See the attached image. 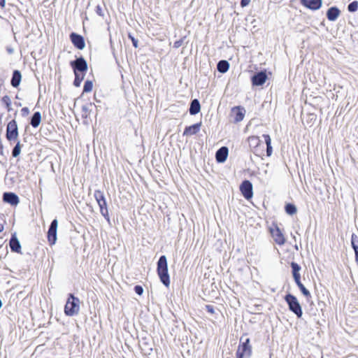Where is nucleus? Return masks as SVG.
Segmentation results:
<instances>
[{"label": "nucleus", "mask_w": 358, "mask_h": 358, "mask_svg": "<svg viewBox=\"0 0 358 358\" xmlns=\"http://www.w3.org/2000/svg\"><path fill=\"white\" fill-rule=\"evenodd\" d=\"M298 287L300 289V290L302 292V294L305 296H306V297H310V292L305 287V286L303 284H300Z\"/></svg>", "instance_id": "72a5a7b5"}, {"label": "nucleus", "mask_w": 358, "mask_h": 358, "mask_svg": "<svg viewBox=\"0 0 358 358\" xmlns=\"http://www.w3.org/2000/svg\"><path fill=\"white\" fill-rule=\"evenodd\" d=\"M252 355V347L250 345V339L245 341L238 346L236 352V358H249Z\"/></svg>", "instance_id": "39448f33"}, {"label": "nucleus", "mask_w": 358, "mask_h": 358, "mask_svg": "<svg viewBox=\"0 0 358 358\" xmlns=\"http://www.w3.org/2000/svg\"><path fill=\"white\" fill-rule=\"evenodd\" d=\"M3 200L12 206H17L20 202L18 196L13 192H5L3 195Z\"/></svg>", "instance_id": "ddd939ff"}, {"label": "nucleus", "mask_w": 358, "mask_h": 358, "mask_svg": "<svg viewBox=\"0 0 358 358\" xmlns=\"http://www.w3.org/2000/svg\"><path fill=\"white\" fill-rule=\"evenodd\" d=\"M41 121V115L40 112H35L31 119V124L33 127L36 128L39 126Z\"/></svg>", "instance_id": "5701e85b"}, {"label": "nucleus", "mask_w": 358, "mask_h": 358, "mask_svg": "<svg viewBox=\"0 0 358 358\" xmlns=\"http://www.w3.org/2000/svg\"><path fill=\"white\" fill-rule=\"evenodd\" d=\"M206 310H207L208 313H211V314H213V313H215V311H214V308H213V306L207 305V306H206Z\"/></svg>", "instance_id": "58836bf2"}, {"label": "nucleus", "mask_w": 358, "mask_h": 358, "mask_svg": "<svg viewBox=\"0 0 358 358\" xmlns=\"http://www.w3.org/2000/svg\"><path fill=\"white\" fill-rule=\"evenodd\" d=\"M293 277H294V281H295L296 284L297 285V286H299L300 284H302L301 282V275H300V274L299 275H293Z\"/></svg>", "instance_id": "e433bc0d"}, {"label": "nucleus", "mask_w": 358, "mask_h": 358, "mask_svg": "<svg viewBox=\"0 0 358 358\" xmlns=\"http://www.w3.org/2000/svg\"><path fill=\"white\" fill-rule=\"evenodd\" d=\"M185 38V37H184L183 38H181V39L178 40V41H176L173 43V48H180V47L182 45L183 41H184V38Z\"/></svg>", "instance_id": "f704fd0d"}, {"label": "nucleus", "mask_w": 358, "mask_h": 358, "mask_svg": "<svg viewBox=\"0 0 358 358\" xmlns=\"http://www.w3.org/2000/svg\"><path fill=\"white\" fill-rule=\"evenodd\" d=\"M1 103H3L8 112L11 111L13 110L12 108V101L8 95H5L1 99Z\"/></svg>", "instance_id": "a878e982"}, {"label": "nucleus", "mask_w": 358, "mask_h": 358, "mask_svg": "<svg viewBox=\"0 0 358 358\" xmlns=\"http://www.w3.org/2000/svg\"><path fill=\"white\" fill-rule=\"evenodd\" d=\"M285 211L287 214L292 215L296 213L297 209L294 204L288 203L285 206Z\"/></svg>", "instance_id": "cd10ccee"}, {"label": "nucleus", "mask_w": 358, "mask_h": 358, "mask_svg": "<svg viewBox=\"0 0 358 358\" xmlns=\"http://www.w3.org/2000/svg\"><path fill=\"white\" fill-rule=\"evenodd\" d=\"M129 38L131 40L132 44L135 48L138 47V40H136L134 37H133L131 35H129Z\"/></svg>", "instance_id": "4c0bfd02"}, {"label": "nucleus", "mask_w": 358, "mask_h": 358, "mask_svg": "<svg viewBox=\"0 0 358 358\" xmlns=\"http://www.w3.org/2000/svg\"><path fill=\"white\" fill-rule=\"evenodd\" d=\"M228 156V148L227 147L220 148L215 154V158L217 162L223 163L226 161Z\"/></svg>", "instance_id": "2eb2a0df"}, {"label": "nucleus", "mask_w": 358, "mask_h": 358, "mask_svg": "<svg viewBox=\"0 0 358 358\" xmlns=\"http://www.w3.org/2000/svg\"><path fill=\"white\" fill-rule=\"evenodd\" d=\"M352 247L355 253V261L358 265V236L352 234L351 237Z\"/></svg>", "instance_id": "412c9836"}, {"label": "nucleus", "mask_w": 358, "mask_h": 358, "mask_svg": "<svg viewBox=\"0 0 358 358\" xmlns=\"http://www.w3.org/2000/svg\"><path fill=\"white\" fill-rule=\"evenodd\" d=\"M96 13L100 15V16H103V11H102V9L101 8L100 6H96Z\"/></svg>", "instance_id": "a19ab883"}, {"label": "nucleus", "mask_w": 358, "mask_h": 358, "mask_svg": "<svg viewBox=\"0 0 358 358\" xmlns=\"http://www.w3.org/2000/svg\"><path fill=\"white\" fill-rule=\"evenodd\" d=\"M21 152V145L20 143L18 141L15 146L13 148L12 151V155L13 157H17L20 155Z\"/></svg>", "instance_id": "c85d7f7f"}, {"label": "nucleus", "mask_w": 358, "mask_h": 358, "mask_svg": "<svg viewBox=\"0 0 358 358\" xmlns=\"http://www.w3.org/2000/svg\"><path fill=\"white\" fill-rule=\"evenodd\" d=\"M74 73H85L87 70V64L83 57H79L71 62Z\"/></svg>", "instance_id": "0eeeda50"}, {"label": "nucleus", "mask_w": 358, "mask_h": 358, "mask_svg": "<svg viewBox=\"0 0 358 358\" xmlns=\"http://www.w3.org/2000/svg\"><path fill=\"white\" fill-rule=\"evenodd\" d=\"M285 299L289 306V310L296 314L299 318L301 317L303 312L301 306L296 297L289 294L285 296Z\"/></svg>", "instance_id": "7ed1b4c3"}, {"label": "nucleus", "mask_w": 358, "mask_h": 358, "mask_svg": "<svg viewBox=\"0 0 358 358\" xmlns=\"http://www.w3.org/2000/svg\"><path fill=\"white\" fill-rule=\"evenodd\" d=\"M240 190L246 199H250L253 196L252 185L249 180H244L241 183Z\"/></svg>", "instance_id": "9d476101"}, {"label": "nucleus", "mask_w": 358, "mask_h": 358, "mask_svg": "<svg viewBox=\"0 0 358 358\" xmlns=\"http://www.w3.org/2000/svg\"><path fill=\"white\" fill-rule=\"evenodd\" d=\"M9 244L13 252L22 253L20 243L15 235L12 236Z\"/></svg>", "instance_id": "a211bd4d"}, {"label": "nucleus", "mask_w": 358, "mask_h": 358, "mask_svg": "<svg viewBox=\"0 0 358 358\" xmlns=\"http://www.w3.org/2000/svg\"><path fill=\"white\" fill-rule=\"evenodd\" d=\"M83 110L84 111H87V107L86 106H83Z\"/></svg>", "instance_id": "49530a36"}, {"label": "nucleus", "mask_w": 358, "mask_h": 358, "mask_svg": "<svg viewBox=\"0 0 358 358\" xmlns=\"http://www.w3.org/2000/svg\"><path fill=\"white\" fill-rule=\"evenodd\" d=\"M3 147L1 144V141H0V154L3 153Z\"/></svg>", "instance_id": "c03bdc74"}, {"label": "nucleus", "mask_w": 358, "mask_h": 358, "mask_svg": "<svg viewBox=\"0 0 358 358\" xmlns=\"http://www.w3.org/2000/svg\"><path fill=\"white\" fill-rule=\"evenodd\" d=\"M6 4V0H0V6L3 8Z\"/></svg>", "instance_id": "79ce46f5"}, {"label": "nucleus", "mask_w": 358, "mask_h": 358, "mask_svg": "<svg viewBox=\"0 0 358 358\" xmlns=\"http://www.w3.org/2000/svg\"><path fill=\"white\" fill-rule=\"evenodd\" d=\"M302 3L311 10H317L322 6V0H302Z\"/></svg>", "instance_id": "dca6fc26"}, {"label": "nucleus", "mask_w": 358, "mask_h": 358, "mask_svg": "<svg viewBox=\"0 0 358 358\" xmlns=\"http://www.w3.org/2000/svg\"><path fill=\"white\" fill-rule=\"evenodd\" d=\"M22 80V74L20 71L15 70L10 80V84L13 87H17Z\"/></svg>", "instance_id": "aec40b11"}, {"label": "nucleus", "mask_w": 358, "mask_h": 358, "mask_svg": "<svg viewBox=\"0 0 358 358\" xmlns=\"http://www.w3.org/2000/svg\"><path fill=\"white\" fill-rule=\"evenodd\" d=\"M79 309V299L71 294L64 307L65 314L73 316L78 313Z\"/></svg>", "instance_id": "f03ea898"}, {"label": "nucleus", "mask_w": 358, "mask_h": 358, "mask_svg": "<svg viewBox=\"0 0 358 358\" xmlns=\"http://www.w3.org/2000/svg\"><path fill=\"white\" fill-rule=\"evenodd\" d=\"M22 111L24 113H29V109L28 108L25 107V108H23L22 109Z\"/></svg>", "instance_id": "37998d69"}, {"label": "nucleus", "mask_w": 358, "mask_h": 358, "mask_svg": "<svg viewBox=\"0 0 358 358\" xmlns=\"http://www.w3.org/2000/svg\"><path fill=\"white\" fill-rule=\"evenodd\" d=\"M74 74L75 80L73 81V85L76 87H79L84 79L85 73H74Z\"/></svg>", "instance_id": "bb28decb"}, {"label": "nucleus", "mask_w": 358, "mask_h": 358, "mask_svg": "<svg viewBox=\"0 0 358 358\" xmlns=\"http://www.w3.org/2000/svg\"><path fill=\"white\" fill-rule=\"evenodd\" d=\"M201 122L187 127L183 132V136H192L196 134L200 130Z\"/></svg>", "instance_id": "f3484780"}, {"label": "nucleus", "mask_w": 358, "mask_h": 358, "mask_svg": "<svg viewBox=\"0 0 358 358\" xmlns=\"http://www.w3.org/2000/svg\"><path fill=\"white\" fill-rule=\"evenodd\" d=\"M94 196L100 208L101 214L107 220H109L107 203L103 192L101 190H96Z\"/></svg>", "instance_id": "20e7f679"}, {"label": "nucleus", "mask_w": 358, "mask_h": 358, "mask_svg": "<svg viewBox=\"0 0 358 358\" xmlns=\"http://www.w3.org/2000/svg\"><path fill=\"white\" fill-rule=\"evenodd\" d=\"M157 274L160 278L161 282L166 286L169 287L170 285L169 275L168 273V264L166 256L162 255L159 257L157 262Z\"/></svg>", "instance_id": "f257e3e1"}, {"label": "nucleus", "mask_w": 358, "mask_h": 358, "mask_svg": "<svg viewBox=\"0 0 358 358\" xmlns=\"http://www.w3.org/2000/svg\"><path fill=\"white\" fill-rule=\"evenodd\" d=\"M357 8H358V2L357 1H352L348 6V9L350 12H355L357 10Z\"/></svg>", "instance_id": "473e14b6"}, {"label": "nucleus", "mask_w": 358, "mask_h": 358, "mask_svg": "<svg viewBox=\"0 0 358 358\" xmlns=\"http://www.w3.org/2000/svg\"><path fill=\"white\" fill-rule=\"evenodd\" d=\"M267 76L265 72L260 71L254 75L252 78V83L253 85L260 86L262 85L266 80Z\"/></svg>", "instance_id": "4468645a"}, {"label": "nucleus", "mask_w": 358, "mask_h": 358, "mask_svg": "<svg viewBox=\"0 0 358 358\" xmlns=\"http://www.w3.org/2000/svg\"><path fill=\"white\" fill-rule=\"evenodd\" d=\"M271 234L274 240V241L280 245H282L285 243V238L284 237L283 234L279 229L278 226H275L273 228L270 229Z\"/></svg>", "instance_id": "1a4fd4ad"}, {"label": "nucleus", "mask_w": 358, "mask_h": 358, "mask_svg": "<svg viewBox=\"0 0 358 358\" xmlns=\"http://www.w3.org/2000/svg\"><path fill=\"white\" fill-rule=\"evenodd\" d=\"M201 110L200 103L197 99L192 101L189 108V113L191 115H196L199 113Z\"/></svg>", "instance_id": "4be33fe9"}, {"label": "nucleus", "mask_w": 358, "mask_h": 358, "mask_svg": "<svg viewBox=\"0 0 358 358\" xmlns=\"http://www.w3.org/2000/svg\"><path fill=\"white\" fill-rule=\"evenodd\" d=\"M93 84L90 80L85 81L83 87V92H90L92 90Z\"/></svg>", "instance_id": "7c9ffc66"}, {"label": "nucleus", "mask_w": 358, "mask_h": 358, "mask_svg": "<svg viewBox=\"0 0 358 358\" xmlns=\"http://www.w3.org/2000/svg\"><path fill=\"white\" fill-rule=\"evenodd\" d=\"M291 267L292 268V274L293 275H299V271L301 269V267L300 266L295 263V262H292L291 264Z\"/></svg>", "instance_id": "2f4dec72"}, {"label": "nucleus", "mask_w": 358, "mask_h": 358, "mask_svg": "<svg viewBox=\"0 0 358 358\" xmlns=\"http://www.w3.org/2000/svg\"><path fill=\"white\" fill-rule=\"evenodd\" d=\"M248 142L250 145L257 146L260 143V139L258 136H250L248 138Z\"/></svg>", "instance_id": "c756f323"}, {"label": "nucleus", "mask_w": 358, "mask_h": 358, "mask_svg": "<svg viewBox=\"0 0 358 358\" xmlns=\"http://www.w3.org/2000/svg\"><path fill=\"white\" fill-rule=\"evenodd\" d=\"M3 229V226L2 224L0 223V232H1Z\"/></svg>", "instance_id": "a18cd8bd"}, {"label": "nucleus", "mask_w": 358, "mask_h": 358, "mask_svg": "<svg viewBox=\"0 0 358 358\" xmlns=\"http://www.w3.org/2000/svg\"><path fill=\"white\" fill-rule=\"evenodd\" d=\"M58 226V221L55 219L52 221L48 231V239L50 245L55 243L57 241V230Z\"/></svg>", "instance_id": "6e6552de"}, {"label": "nucleus", "mask_w": 358, "mask_h": 358, "mask_svg": "<svg viewBox=\"0 0 358 358\" xmlns=\"http://www.w3.org/2000/svg\"><path fill=\"white\" fill-rule=\"evenodd\" d=\"M250 2V0H241V5L242 7L247 6Z\"/></svg>", "instance_id": "ea45409f"}, {"label": "nucleus", "mask_w": 358, "mask_h": 358, "mask_svg": "<svg viewBox=\"0 0 358 358\" xmlns=\"http://www.w3.org/2000/svg\"><path fill=\"white\" fill-rule=\"evenodd\" d=\"M217 68L219 72L225 73L229 68V64L226 60H221L218 62Z\"/></svg>", "instance_id": "b1692460"}, {"label": "nucleus", "mask_w": 358, "mask_h": 358, "mask_svg": "<svg viewBox=\"0 0 358 358\" xmlns=\"http://www.w3.org/2000/svg\"><path fill=\"white\" fill-rule=\"evenodd\" d=\"M340 15V10L336 7H331L328 9L327 17L330 21H335Z\"/></svg>", "instance_id": "6ab92c4d"}, {"label": "nucleus", "mask_w": 358, "mask_h": 358, "mask_svg": "<svg viewBox=\"0 0 358 358\" xmlns=\"http://www.w3.org/2000/svg\"><path fill=\"white\" fill-rule=\"evenodd\" d=\"M18 137V128L15 120H11L7 124L6 138L8 141L16 140Z\"/></svg>", "instance_id": "423d86ee"}, {"label": "nucleus", "mask_w": 358, "mask_h": 358, "mask_svg": "<svg viewBox=\"0 0 358 358\" xmlns=\"http://www.w3.org/2000/svg\"><path fill=\"white\" fill-rule=\"evenodd\" d=\"M70 38L73 44L79 50H83L85 46V41L83 37L76 33H72L70 35Z\"/></svg>", "instance_id": "f8f14e48"}, {"label": "nucleus", "mask_w": 358, "mask_h": 358, "mask_svg": "<svg viewBox=\"0 0 358 358\" xmlns=\"http://www.w3.org/2000/svg\"><path fill=\"white\" fill-rule=\"evenodd\" d=\"M245 110L244 108L241 106H236L231 109V116L234 117L235 122H239L242 121L245 117Z\"/></svg>", "instance_id": "9b49d317"}, {"label": "nucleus", "mask_w": 358, "mask_h": 358, "mask_svg": "<svg viewBox=\"0 0 358 358\" xmlns=\"http://www.w3.org/2000/svg\"><path fill=\"white\" fill-rule=\"evenodd\" d=\"M134 290L135 292L138 295H141L143 292V288L140 285H136L134 287Z\"/></svg>", "instance_id": "c9c22d12"}, {"label": "nucleus", "mask_w": 358, "mask_h": 358, "mask_svg": "<svg viewBox=\"0 0 358 358\" xmlns=\"http://www.w3.org/2000/svg\"><path fill=\"white\" fill-rule=\"evenodd\" d=\"M263 137L265 140V143L266 144V154L267 156H271L272 154V147H271V140L270 136L268 134H264Z\"/></svg>", "instance_id": "393cba45"}]
</instances>
